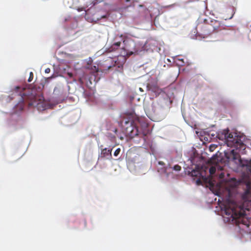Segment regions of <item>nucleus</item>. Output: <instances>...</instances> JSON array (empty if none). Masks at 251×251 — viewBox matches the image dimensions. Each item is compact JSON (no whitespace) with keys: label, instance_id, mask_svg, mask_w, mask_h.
<instances>
[{"label":"nucleus","instance_id":"f03ea898","mask_svg":"<svg viewBox=\"0 0 251 251\" xmlns=\"http://www.w3.org/2000/svg\"><path fill=\"white\" fill-rule=\"evenodd\" d=\"M243 205L238 206L237 203L234 201H229L227 205L225 207V212L226 215L230 216L231 221L237 226L241 225L246 227H249L251 225V218L247 216L245 211H249V208H244V205L247 201L245 200ZM248 202H249L248 201Z\"/></svg>","mask_w":251,"mask_h":251},{"label":"nucleus","instance_id":"ddd939ff","mask_svg":"<svg viewBox=\"0 0 251 251\" xmlns=\"http://www.w3.org/2000/svg\"><path fill=\"white\" fill-rule=\"evenodd\" d=\"M216 171V167L215 166H212L209 169V173L211 175H214Z\"/></svg>","mask_w":251,"mask_h":251},{"label":"nucleus","instance_id":"7ed1b4c3","mask_svg":"<svg viewBox=\"0 0 251 251\" xmlns=\"http://www.w3.org/2000/svg\"><path fill=\"white\" fill-rule=\"evenodd\" d=\"M128 119L125 121L124 132L126 136L133 138L136 136L142 135L145 136L147 133L146 131L141 132L139 129V126L141 125L139 117L134 113H128L126 114Z\"/></svg>","mask_w":251,"mask_h":251},{"label":"nucleus","instance_id":"a211bd4d","mask_svg":"<svg viewBox=\"0 0 251 251\" xmlns=\"http://www.w3.org/2000/svg\"><path fill=\"white\" fill-rule=\"evenodd\" d=\"M126 2V3H127V4L126 5V6L127 7L129 5H130L131 4V0H124L123 1V3H124V2Z\"/></svg>","mask_w":251,"mask_h":251},{"label":"nucleus","instance_id":"5701e85b","mask_svg":"<svg viewBox=\"0 0 251 251\" xmlns=\"http://www.w3.org/2000/svg\"><path fill=\"white\" fill-rule=\"evenodd\" d=\"M196 182H197V184H198V185H200V184H201V180L200 179H198L196 181Z\"/></svg>","mask_w":251,"mask_h":251},{"label":"nucleus","instance_id":"9d476101","mask_svg":"<svg viewBox=\"0 0 251 251\" xmlns=\"http://www.w3.org/2000/svg\"><path fill=\"white\" fill-rule=\"evenodd\" d=\"M121 44L120 41L114 42L111 47L108 48V50L109 52H112L116 50L119 48Z\"/></svg>","mask_w":251,"mask_h":251},{"label":"nucleus","instance_id":"20e7f679","mask_svg":"<svg viewBox=\"0 0 251 251\" xmlns=\"http://www.w3.org/2000/svg\"><path fill=\"white\" fill-rule=\"evenodd\" d=\"M209 25L212 33L215 32L216 37L218 38L217 41H223L226 39L230 37L233 31L229 28H228L221 22L217 20L211 21Z\"/></svg>","mask_w":251,"mask_h":251},{"label":"nucleus","instance_id":"bb28decb","mask_svg":"<svg viewBox=\"0 0 251 251\" xmlns=\"http://www.w3.org/2000/svg\"><path fill=\"white\" fill-rule=\"evenodd\" d=\"M111 67V66H109L108 67V69H107V70H109Z\"/></svg>","mask_w":251,"mask_h":251},{"label":"nucleus","instance_id":"2f4dec72","mask_svg":"<svg viewBox=\"0 0 251 251\" xmlns=\"http://www.w3.org/2000/svg\"><path fill=\"white\" fill-rule=\"evenodd\" d=\"M123 37V35H121L120 36V37Z\"/></svg>","mask_w":251,"mask_h":251},{"label":"nucleus","instance_id":"a878e982","mask_svg":"<svg viewBox=\"0 0 251 251\" xmlns=\"http://www.w3.org/2000/svg\"><path fill=\"white\" fill-rule=\"evenodd\" d=\"M68 75H69L70 77H72L73 76V74L72 73H68Z\"/></svg>","mask_w":251,"mask_h":251},{"label":"nucleus","instance_id":"423d86ee","mask_svg":"<svg viewBox=\"0 0 251 251\" xmlns=\"http://www.w3.org/2000/svg\"><path fill=\"white\" fill-rule=\"evenodd\" d=\"M198 36L205 38L212 34L210 25L208 23H201L198 24L196 28Z\"/></svg>","mask_w":251,"mask_h":251},{"label":"nucleus","instance_id":"dca6fc26","mask_svg":"<svg viewBox=\"0 0 251 251\" xmlns=\"http://www.w3.org/2000/svg\"><path fill=\"white\" fill-rule=\"evenodd\" d=\"M33 73L32 72H30L29 74V78L28 79V81L29 82H31L33 80Z\"/></svg>","mask_w":251,"mask_h":251},{"label":"nucleus","instance_id":"2eb2a0df","mask_svg":"<svg viewBox=\"0 0 251 251\" xmlns=\"http://www.w3.org/2000/svg\"><path fill=\"white\" fill-rule=\"evenodd\" d=\"M173 169L174 170H175L176 171H179L181 170V167L180 166H179L178 165H176L174 166Z\"/></svg>","mask_w":251,"mask_h":251},{"label":"nucleus","instance_id":"9b49d317","mask_svg":"<svg viewBox=\"0 0 251 251\" xmlns=\"http://www.w3.org/2000/svg\"><path fill=\"white\" fill-rule=\"evenodd\" d=\"M111 150H108L106 148L103 149L101 151V157H105L108 156V155H110V156H111Z\"/></svg>","mask_w":251,"mask_h":251},{"label":"nucleus","instance_id":"f3484780","mask_svg":"<svg viewBox=\"0 0 251 251\" xmlns=\"http://www.w3.org/2000/svg\"><path fill=\"white\" fill-rule=\"evenodd\" d=\"M120 151L121 149L120 148L117 149L114 153V155L115 156H117L119 154Z\"/></svg>","mask_w":251,"mask_h":251},{"label":"nucleus","instance_id":"cd10ccee","mask_svg":"<svg viewBox=\"0 0 251 251\" xmlns=\"http://www.w3.org/2000/svg\"><path fill=\"white\" fill-rule=\"evenodd\" d=\"M21 104H22V109H23V106H24L23 102L21 103Z\"/></svg>","mask_w":251,"mask_h":251},{"label":"nucleus","instance_id":"7c9ffc66","mask_svg":"<svg viewBox=\"0 0 251 251\" xmlns=\"http://www.w3.org/2000/svg\"><path fill=\"white\" fill-rule=\"evenodd\" d=\"M140 91H143V90H142V88H140Z\"/></svg>","mask_w":251,"mask_h":251},{"label":"nucleus","instance_id":"4be33fe9","mask_svg":"<svg viewBox=\"0 0 251 251\" xmlns=\"http://www.w3.org/2000/svg\"><path fill=\"white\" fill-rule=\"evenodd\" d=\"M45 72L46 73H49L50 72V68H47L45 69Z\"/></svg>","mask_w":251,"mask_h":251},{"label":"nucleus","instance_id":"aec40b11","mask_svg":"<svg viewBox=\"0 0 251 251\" xmlns=\"http://www.w3.org/2000/svg\"><path fill=\"white\" fill-rule=\"evenodd\" d=\"M219 176L220 178H223L225 177V173L222 172L219 175Z\"/></svg>","mask_w":251,"mask_h":251},{"label":"nucleus","instance_id":"72a5a7b5","mask_svg":"<svg viewBox=\"0 0 251 251\" xmlns=\"http://www.w3.org/2000/svg\"><path fill=\"white\" fill-rule=\"evenodd\" d=\"M117 131V130L116 129L115 130V132H116Z\"/></svg>","mask_w":251,"mask_h":251},{"label":"nucleus","instance_id":"393cba45","mask_svg":"<svg viewBox=\"0 0 251 251\" xmlns=\"http://www.w3.org/2000/svg\"><path fill=\"white\" fill-rule=\"evenodd\" d=\"M158 163H159V164L161 165H164V163L162 161H159Z\"/></svg>","mask_w":251,"mask_h":251},{"label":"nucleus","instance_id":"6ab92c4d","mask_svg":"<svg viewBox=\"0 0 251 251\" xmlns=\"http://www.w3.org/2000/svg\"><path fill=\"white\" fill-rule=\"evenodd\" d=\"M92 70L94 71L95 73H98L99 72V69L96 66L92 67Z\"/></svg>","mask_w":251,"mask_h":251},{"label":"nucleus","instance_id":"6e6552de","mask_svg":"<svg viewBox=\"0 0 251 251\" xmlns=\"http://www.w3.org/2000/svg\"><path fill=\"white\" fill-rule=\"evenodd\" d=\"M210 162L215 165L216 167V170L220 171L224 169V167L225 165V162L224 163V164L222 163V158L218 156L217 154L212 156L210 160Z\"/></svg>","mask_w":251,"mask_h":251},{"label":"nucleus","instance_id":"f257e3e1","mask_svg":"<svg viewBox=\"0 0 251 251\" xmlns=\"http://www.w3.org/2000/svg\"><path fill=\"white\" fill-rule=\"evenodd\" d=\"M219 138L221 140H225L226 143L228 147H234L236 150H232L229 152H225V156L228 161H232L237 164H241L242 163L240 155L237 152V150H244L245 149V145L241 140L240 137L236 135V133L229 132V129L223 130L221 133L218 135Z\"/></svg>","mask_w":251,"mask_h":251},{"label":"nucleus","instance_id":"c85d7f7f","mask_svg":"<svg viewBox=\"0 0 251 251\" xmlns=\"http://www.w3.org/2000/svg\"><path fill=\"white\" fill-rule=\"evenodd\" d=\"M79 81L81 82V83H82V81L81 79H79Z\"/></svg>","mask_w":251,"mask_h":251},{"label":"nucleus","instance_id":"0eeeda50","mask_svg":"<svg viewBox=\"0 0 251 251\" xmlns=\"http://www.w3.org/2000/svg\"><path fill=\"white\" fill-rule=\"evenodd\" d=\"M247 169L251 175V160L247 164ZM243 198L246 201H251V182L250 181H248L246 184V189L243 194Z\"/></svg>","mask_w":251,"mask_h":251},{"label":"nucleus","instance_id":"4468645a","mask_svg":"<svg viewBox=\"0 0 251 251\" xmlns=\"http://www.w3.org/2000/svg\"><path fill=\"white\" fill-rule=\"evenodd\" d=\"M231 183L233 187H236L239 184V182L236 181L235 178H232Z\"/></svg>","mask_w":251,"mask_h":251},{"label":"nucleus","instance_id":"1a4fd4ad","mask_svg":"<svg viewBox=\"0 0 251 251\" xmlns=\"http://www.w3.org/2000/svg\"><path fill=\"white\" fill-rule=\"evenodd\" d=\"M226 16H225L224 18L225 19L227 20V19H231L233 16H234L235 14V11L233 8H230L228 9H227L226 11Z\"/></svg>","mask_w":251,"mask_h":251},{"label":"nucleus","instance_id":"c756f323","mask_svg":"<svg viewBox=\"0 0 251 251\" xmlns=\"http://www.w3.org/2000/svg\"><path fill=\"white\" fill-rule=\"evenodd\" d=\"M22 90H25V88H22Z\"/></svg>","mask_w":251,"mask_h":251},{"label":"nucleus","instance_id":"39448f33","mask_svg":"<svg viewBox=\"0 0 251 251\" xmlns=\"http://www.w3.org/2000/svg\"><path fill=\"white\" fill-rule=\"evenodd\" d=\"M20 95L23 101H28V106H37L40 103V99H39V100L37 101L39 96L34 89H27L25 92L24 93L21 92Z\"/></svg>","mask_w":251,"mask_h":251},{"label":"nucleus","instance_id":"473e14b6","mask_svg":"<svg viewBox=\"0 0 251 251\" xmlns=\"http://www.w3.org/2000/svg\"><path fill=\"white\" fill-rule=\"evenodd\" d=\"M132 53H132V52H131L130 53V54H132Z\"/></svg>","mask_w":251,"mask_h":251},{"label":"nucleus","instance_id":"b1692460","mask_svg":"<svg viewBox=\"0 0 251 251\" xmlns=\"http://www.w3.org/2000/svg\"><path fill=\"white\" fill-rule=\"evenodd\" d=\"M214 148V146L210 145V146L209 147V149L211 151H212Z\"/></svg>","mask_w":251,"mask_h":251},{"label":"nucleus","instance_id":"f8f14e48","mask_svg":"<svg viewBox=\"0 0 251 251\" xmlns=\"http://www.w3.org/2000/svg\"><path fill=\"white\" fill-rule=\"evenodd\" d=\"M191 174V176H195V177H198L201 175V174L200 171L197 170H192Z\"/></svg>","mask_w":251,"mask_h":251},{"label":"nucleus","instance_id":"412c9836","mask_svg":"<svg viewBox=\"0 0 251 251\" xmlns=\"http://www.w3.org/2000/svg\"><path fill=\"white\" fill-rule=\"evenodd\" d=\"M21 89V88L20 87H19V86H17V87H15V90L17 92L19 91Z\"/></svg>","mask_w":251,"mask_h":251}]
</instances>
